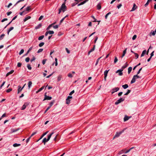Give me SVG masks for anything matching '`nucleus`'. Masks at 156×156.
<instances>
[{
    "label": "nucleus",
    "instance_id": "54",
    "mask_svg": "<svg viewBox=\"0 0 156 156\" xmlns=\"http://www.w3.org/2000/svg\"><path fill=\"white\" fill-rule=\"evenodd\" d=\"M30 9V6H28L26 9V11H29Z\"/></svg>",
    "mask_w": 156,
    "mask_h": 156
},
{
    "label": "nucleus",
    "instance_id": "56",
    "mask_svg": "<svg viewBox=\"0 0 156 156\" xmlns=\"http://www.w3.org/2000/svg\"><path fill=\"white\" fill-rule=\"evenodd\" d=\"M14 29V27H10L8 30H9V32H10L11 31L13 30Z\"/></svg>",
    "mask_w": 156,
    "mask_h": 156
},
{
    "label": "nucleus",
    "instance_id": "28",
    "mask_svg": "<svg viewBox=\"0 0 156 156\" xmlns=\"http://www.w3.org/2000/svg\"><path fill=\"white\" fill-rule=\"evenodd\" d=\"M20 144H17V143H15L13 145V146L14 147H18V146H19L20 145Z\"/></svg>",
    "mask_w": 156,
    "mask_h": 156
},
{
    "label": "nucleus",
    "instance_id": "31",
    "mask_svg": "<svg viewBox=\"0 0 156 156\" xmlns=\"http://www.w3.org/2000/svg\"><path fill=\"white\" fill-rule=\"evenodd\" d=\"M48 131H47L44 133H43V134L41 136L40 139H41L44 136L48 133Z\"/></svg>",
    "mask_w": 156,
    "mask_h": 156
},
{
    "label": "nucleus",
    "instance_id": "7",
    "mask_svg": "<svg viewBox=\"0 0 156 156\" xmlns=\"http://www.w3.org/2000/svg\"><path fill=\"white\" fill-rule=\"evenodd\" d=\"M52 99V97L51 96H48L46 95V94L44 95V98L43 100V101H44L45 100H50Z\"/></svg>",
    "mask_w": 156,
    "mask_h": 156
},
{
    "label": "nucleus",
    "instance_id": "59",
    "mask_svg": "<svg viewBox=\"0 0 156 156\" xmlns=\"http://www.w3.org/2000/svg\"><path fill=\"white\" fill-rule=\"evenodd\" d=\"M75 91L74 90H73L72 91H71L69 94V95H72V94H73L74 93Z\"/></svg>",
    "mask_w": 156,
    "mask_h": 156
},
{
    "label": "nucleus",
    "instance_id": "24",
    "mask_svg": "<svg viewBox=\"0 0 156 156\" xmlns=\"http://www.w3.org/2000/svg\"><path fill=\"white\" fill-rule=\"evenodd\" d=\"M32 82L31 81H30L28 83V87L29 89H30V88L32 86Z\"/></svg>",
    "mask_w": 156,
    "mask_h": 156
},
{
    "label": "nucleus",
    "instance_id": "62",
    "mask_svg": "<svg viewBox=\"0 0 156 156\" xmlns=\"http://www.w3.org/2000/svg\"><path fill=\"white\" fill-rule=\"evenodd\" d=\"M66 51L67 52L68 54H69L70 53V51L69 50V49L67 48H66Z\"/></svg>",
    "mask_w": 156,
    "mask_h": 156
},
{
    "label": "nucleus",
    "instance_id": "10",
    "mask_svg": "<svg viewBox=\"0 0 156 156\" xmlns=\"http://www.w3.org/2000/svg\"><path fill=\"white\" fill-rule=\"evenodd\" d=\"M123 69H119L117 70L116 72V73H118L119 72V76H122V71H123Z\"/></svg>",
    "mask_w": 156,
    "mask_h": 156
},
{
    "label": "nucleus",
    "instance_id": "51",
    "mask_svg": "<svg viewBox=\"0 0 156 156\" xmlns=\"http://www.w3.org/2000/svg\"><path fill=\"white\" fill-rule=\"evenodd\" d=\"M43 50V49H41V48L40 49L38 50V51H37V53H39L40 52H41Z\"/></svg>",
    "mask_w": 156,
    "mask_h": 156
},
{
    "label": "nucleus",
    "instance_id": "14",
    "mask_svg": "<svg viewBox=\"0 0 156 156\" xmlns=\"http://www.w3.org/2000/svg\"><path fill=\"white\" fill-rule=\"evenodd\" d=\"M130 117H129L128 116H127L126 115L125 116L124 118V122H125L127 120H128L130 118Z\"/></svg>",
    "mask_w": 156,
    "mask_h": 156
},
{
    "label": "nucleus",
    "instance_id": "43",
    "mask_svg": "<svg viewBox=\"0 0 156 156\" xmlns=\"http://www.w3.org/2000/svg\"><path fill=\"white\" fill-rule=\"evenodd\" d=\"M24 1V0H19V1H18L14 5V6H16L18 3H19L21 2H23V1Z\"/></svg>",
    "mask_w": 156,
    "mask_h": 156
},
{
    "label": "nucleus",
    "instance_id": "53",
    "mask_svg": "<svg viewBox=\"0 0 156 156\" xmlns=\"http://www.w3.org/2000/svg\"><path fill=\"white\" fill-rule=\"evenodd\" d=\"M36 59V58L34 56H33L32 59L30 60V62H32L33 61L35 60Z\"/></svg>",
    "mask_w": 156,
    "mask_h": 156
},
{
    "label": "nucleus",
    "instance_id": "13",
    "mask_svg": "<svg viewBox=\"0 0 156 156\" xmlns=\"http://www.w3.org/2000/svg\"><path fill=\"white\" fill-rule=\"evenodd\" d=\"M42 26V24L41 23H39L37 26H36L35 28V29L37 30L40 28Z\"/></svg>",
    "mask_w": 156,
    "mask_h": 156
},
{
    "label": "nucleus",
    "instance_id": "44",
    "mask_svg": "<svg viewBox=\"0 0 156 156\" xmlns=\"http://www.w3.org/2000/svg\"><path fill=\"white\" fill-rule=\"evenodd\" d=\"M27 67L29 70H31L32 69L31 66L30 64H28L27 65Z\"/></svg>",
    "mask_w": 156,
    "mask_h": 156
},
{
    "label": "nucleus",
    "instance_id": "63",
    "mask_svg": "<svg viewBox=\"0 0 156 156\" xmlns=\"http://www.w3.org/2000/svg\"><path fill=\"white\" fill-rule=\"evenodd\" d=\"M37 133V132H34L31 135L30 137H32L34 135H35V134H36Z\"/></svg>",
    "mask_w": 156,
    "mask_h": 156
},
{
    "label": "nucleus",
    "instance_id": "16",
    "mask_svg": "<svg viewBox=\"0 0 156 156\" xmlns=\"http://www.w3.org/2000/svg\"><path fill=\"white\" fill-rule=\"evenodd\" d=\"M14 72V70H11L10 72H9L7 74H6V76H8L9 75L11 74H12Z\"/></svg>",
    "mask_w": 156,
    "mask_h": 156
},
{
    "label": "nucleus",
    "instance_id": "57",
    "mask_svg": "<svg viewBox=\"0 0 156 156\" xmlns=\"http://www.w3.org/2000/svg\"><path fill=\"white\" fill-rule=\"evenodd\" d=\"M68 76L69 77H70V78H72L73 77V75H72V74L71 73H69L68 74Z\"/></svg>",
    "mask_w": 156,
    "mask_h": 156
},
{
    "label": "nucleus",
    "instance_id": "30",
    "mask_svg": "<svg viewBox=\"0 0 156 156\" xmlns=\"http://www.w3.org/2000/svg\"><path fill=\"white\" fill-rule=\"evenodd\" d=\"M62 78V76L61 75H59L58 76V78H57V80L58 81H60L61 80V79Z\"/></svg>",
    "mask_w": 156,
    "mask_h": 156
},
{
    "label": "nucleus",
    "instance_id": "27",
    "mask_svg": "<svg viewBox=\"0 0 156 156\" xmlns=\"http://www.w3.org/2000/svg\"><path fill=\"white\" fill-rule=\"evenodd\" d=\"M132 68L131 67H129L128 69V73L129 74L132 71Z\"/></svg>",
    "mask_w": 156,
    "mask_h": 156
},
{
    "label": "nucleus",
    "instance_id": "58",
    "mask_svg": "<svg viewBox=\"0 0 156 156\" xmlns=\"http://www.w3.org/2000/svg\"><path fill=\"white\" fill-rule=\"evenodd\" d=\"M52 27V25L50 24V25L47 28L46 30H48L50 28Z\"/></svg>",
    "mask_w": 156,
    "mask_h": 156
},
{
    "label": "nucleus",
    "instance_id": "47",
    "mask_svg": "<svg viewBox=\"0 0 156 156\" xmlns=\"http://www.w3.org/2000/svg\"><path fill=\"white\" fill-rule=\"evenodd\" d=\"M30 58L29 57H27L25 59V61L27 62H28L29 61Z\"/></svg>",
    "mask_w": 156,
    "mask_h": 156
},
{
    "label": "nucleus",
    "instance_id": "36",
    "mask_svg": "<svg viewBox=\"0 0 156 156\" xmlns=\"http://www.w3.org/2000/svg\"><path fill=\"white\" fill-rule=\"evenodd\" d=\"M44 44V42H41L39 44V46L40 47H41Z\"/></svg>",
    "mask_w": 156,
    "mask_h": 156
},
{
    "label": "nucleus",
    "instance_id": "55",
    "mask_svg": "<svg viewBox=\"0 0 156 156\" xmlns=\"http://www.w3.org/2000/svg\"><path fill=\"white\" fill-rule=\"evenodd\" d=\"M46 60H47L46 59H44L42 60V63L43 65H44L45 64Z\"/></svg>",
    "mask_w": 156,
    "mask_h": 156
},
{
    "label": "nucleus",
    "instance_id": "12",
    "mask_svg": "<svg viewBox=\"0 0 156 156\" xmlns=\"http://www.w3.org/2000/svg\"><path fill=\"white\" fill-rule=\"evenodd\" d=\"M137 8L136 6L135 3H134L133 4V6L132 7V10H131V11H133L135 10Z\"/></svg>",
    "mask_w": 156,
    "mask_h": 156
},
{
    "label": "nucleus",
    "instance_id": "21",
    "mask_svg": "<svg viewBox=\"0 0 156 156\" xmlns=\"http://www.w3.org/2000/svg\"><path fill=\"white\" fill-rule=\"evenodd\" d=\"M31 18V17L30 16H28L25 18L23 20V21L25 22L27 20L30 19Z\"/></svg>",
    "mask_w": 156,
    "mask_h": 156
},
{
    "label": "nucleus",
    "instance_id": "38",
    "mask_svg": "<svg viewBox=\"0 0 156 156\" xmlns=\"http://www.w3.org/2000/svg\"><path fill=\"white\" fill-rule=\"evenodd\" d=\"M6 116V115L5 113H4L3 114V115L0 118V120L2 119L4 117H5Z\"/></svg>",
    "mask_w": 156,
    "mask_h": 156
},
{
    "label": "nucleus",
    "instance_id": "9",
    "mask_svg": "<svg viewBox=\"0 0 156 156\" xmlns=\"http://www.w3.org/2000/svg\"><path fill=\"white\" fill-rule=\"evenodd\" d=\"M23 89V88H21L20 86H18V89L17 90V94H19Z\"/></svg>",
    "mask_w": 156,
    "mask_h": 156
},
{
    "label": "nucleus",
    "instance_id": "6",
    "mask_svg": "<svg viewBox=\"0 0 156 156\" xmlns=\"http://www.w3.org/2000/svg\"><path fill=\"white\" fill-rule=\"evenodd\" d=\"M119 89V88L118 87H115L114 88H113L112 90V94H113L115 92H117L118 91Z\"/></svg>",
    "mask_w": 156,
    "mask_h": 156
},
{
    "label": "nucleus",
    "instance_id": "1",
    "mask_svg": "<svg viewBox=\"0 0 156 156\" xmlns=\"http://www.w3.org/2000/svg\"><path fill=\"white\" fill-rule=\"evenodd\" d=\"M139 78H141V76H139L137 74L134 75L130 82V83L131 84L134 83L136 81V80Z\"/></svg>",
    "mask_w": 156,
    "mask_h": 156
},
{
    "label": "nucleus",
    "instance_id": "4",
    "mask_svg": "<svg viewBox=\"0 0 156 156\" xmlns=\"http://www.w3.org/2000/svg\"><path fill=\"white\" fill-rule=\"evenodd\" d=\"M73 97L71 96H68L66 100V103L67 104H69L70 103V100L72 99Z\"/></svg>",
    "mask_w": 156,
    "mask_h": 156
},
{
    "label": "nucleus",
    "instance_id": "64",
    "mask_svg": "<svg viewBox=\"0 0 156 156\" xmlns=\"http://www.w3.org/2000/svg\"><path fill=\"white\" fill-rule=\"evenodd\" d=\"M78 3H73L71 5H72V7H73L74 6H75L76 5V4H77Z\"/></svg>",
    "mask_w": 156,
    "mask_h": 156
},
{
    "label": "nucleus",
    "instance_id": "37",
    "mask_svg": "<svg viewBox=\"0 0 156 156\" xmlns=\"http://www.w3.org/2000/svg\"><path fill=\"white\" fill-rule=\"evenodd\" d=\"M111 14V12H108V13H107L105 16V19H107V17H108V16L110 14Z\"/></svg>",
    "mask_w": 156,
    "mask_h": 156
},
{
    "label": "nucleus",
    "instance_id": "32",
    "mask_svg": "<svg viewBox=\"0 0 156 156\" xmlns=\"http://www.w3.org/2000/svg\"><path fill=\"white\" fill-rule=\"evenodd\" d=\"M44 35L38 37V40H41L44 38Z\"/></svg>",
    "mask_w": 156,
    "mask_h": 156
},
{
    "label": "nucleus",
    "instance_id": "29",
    "mask_svg": "<svg viewBox=\"0 0 156 156\" xmlns=\"http://www.w3.org/2000/svg\"><path fill=\"white\" fill-rule=\"evenodd\" d=\"M19 130V129H11V131L12 133L15 132Z\"/></svg>",
    "mask_w": 156,
    "mask_h": 156
},
{
    "label": "nucleus",
    "instance_id": "11",
    "mask_svg": "<svg viewBox=\"0 0 156 156\" xmlns=\"http://www.w3.org/2000/svg\"><path fill=\"white\" fill-rule=\"evenodd\" d=\"M88 0H85L83 1V2H81L80 3L78 4L77 5V6H80L81 5L84 4L85 3L87 2Z\"/></svg>",
    "mask_w": 156,
    "mask_h": 156
},
{
    "label": "nucleus",
    "instance_id": "3",
    "mask_svg": "<svg viewBox=\"0 0 156 156\" xmlns=\"http://www.w3.org/2000/svg\"><path fill=\"white\" fill-rule=\"evenodd\" d=\"M124 129H123L122 130L119 132H116V134H115V135L113 137V139H115V138L119 137L120 136V135L124 132Z\"/></svg>",
    "mask_w": 156,
    "mask_h": 156
},
{
    "label": "nucleus",
    "instance_id": "46",
    "mask_svg": "<svg viewBox=\"0 0 156 156\" xmlns=\"http://www.w3.org/2000/svg\"><path fill=\"white\" fill-rule=\"evenodd\" d=\"M95 45H94L93 48L90 50V52H92L94 51V50L95 49Z\"/></svg>",
    "mask_w": 156,
    "mask_h": 156
},
{
    "label": "nucleus",
    "instance_id": "22",
    "mask_svg": "<svg viewBox=\"0 0 156 156\" xmlns=\"http://www.w3.org/2000/svg\"><path fill=\"white\" fill-rule=\"evenodd\" d=\"M152 1V0H147V2H146V3L144 5V6H145V7H147L148 5L149 4V3Z\"/></svg>",
    "mask_w": 156,
    "mask_h": 156
},
{
    "label": "nucleus",
    "instance_id": "8",
    "mask_svg": "<svg viewBox=\"0 0 156 156\" xmlns=\"http://www.w3.org/2000/svg\"><path fill=\"white\" fill-rule=\"evenodd\" d=\"M28 104H28L27 103H25L21 107V110H24L26 108V107L28 105Z\"/></svg>",
    "mask_w": 156,
    "mask_h": 156
},
{
    "label": "nucleus",
    "instance_id": "60",
    "mask_svg": "<svg viewBox=\"0 0 156 156\" xmlns=\"http://www.w3.org/2000/svg\"><path fill=\"white\" fill-rule=\"evenodd\" d=\"M65 19L64 18H63L60 21L59 25H60L62 23V22Z\"/></svg>",
    "mask_w": 156,
    "mask_h": 156
},
{
    "label": "nucleus",
    "instance_id": "39",
    "mask_svg": "<svg viewBox=\"0 0 156 156\" xmlns=\"http://www.w3.org/2000/svg\"><path fill=\"white\" fill-rule=\"evenodd\" d=\"M101 58V57H100L99 58H98L97 60V61H96V63H95V66H96L97 65V64H98V62H99V61L100 60V59Z\"/></svg>",
    "mask_w": 156,
    "mask_h": 156
},
{
    "label": "nucleus",
    "instance_id": "34",
    "mask_svg": "<svg viewBox=\"0 0 156 156\" xmlns=\"http://www.w3.org/2000/svg\"><path fill=\"white\" fill-rule=\"evenodd\" d=\"M54 103V101H51L50 104H49V107H50V108L51 107V106H52V105H53Z\"/></svg>",
    "mask_w": 156,
    "mask_h": 156
},
{
    "label": "nucleus",
    "instance_id": "25",
    "mask_svg": "<svg viewBox=\"0 0 156 156\" xmlns=\"http://www.w3.org/2000/svg\"><path fill=\"white\" fill-rule=\"evenodd\" d=\"M109 70H105L104 72V76H107V74H108V71Z\"/></svg>",
    "mask_w": 156,
    "mask_h": 156
},
{
    "label": "nucleus",
    "instance_id": "49",
    "mask_svg": "<svg viewBox=\"0 0 156 156\" xmlns=\"http://www.w3.org/2000/svg\"><path fill=\"white\" fill-rule=\"evenodd\" d=\"M12 90V88H9V89H7V90H6V92L7 93H9Z\"/></svg>",
    "mask_w": 156,
    "mask_h": 156
},
{
    "label": "nucleus",
    "instance_id": "17",
    "mask_svg": "<svg viewBox=\"0 0 156 156\" xmlns=\"http://www.w3.org/2000/svg\"><path fill=\"white\" fill-rule=\"evenodd\" d=\"M54 132H52L49 135H48V138L47 139H48V140H49L51 136L54 134Z\"/></svg>",
    "mask_w": 156,
    "mask_h": 156
},
{
    "label": "nucleus",
    "instance_id": "18",
    "mask_svg": "<svg viewBox=\"0 0 156 156\" xmlns=\"http://www.w3.org/2000/svg\"><path fill=\"white\" fill-rule=\"evenodd\" d=\"M49 140H48V139L46 138H44L42 140V143H44V144H45L46 142H47Z\"/></svg>",
    "mask_w": 156,
    "mask_h": 156
},
{
    "label": "nucleus",
    "instance_id": "35",
    "mask_svg": "<svg viewBox=\"0 0 156 156\" xmlns=\"http://www.w3.org/2000/svg\"><path fill=\"white\" fill-rule=\"evenodd\" d=\"M131 92V90H128L127 92L124 94V95H128Z\"/></svg>",
    "mask_w": 156,
    "mask_h": 156
},
{
    "label": "nucleus",
    "instance_id": "19",
    "mask_svg": "<svg viewBox=\"0 0 156 156\" xmlns=\"http://www.w3.org/2000/svg\"><path fill=\"white\" fill-rule=\"evenodd\" d=\"M128 65V64L126 62L122 67V68L123 69L127 67Z\"/></svg>",
    "mask_w": 156,
    "mask_h": 156
},
{
    "label": "nucleus",
    "instance_id": "42",
    "mask_svg": "<svg viewBox=\"0 0 156 156\" xmlns=\"http://www.w3.org/2000/svg\"><path fill=\"white\" fill-rule=\"evenodd\" d=\"M118 61V59L117 58V57H115V59L114 60V63L115 64Z\"/></svg>",
    "mask_w": 156,
    "mask_h": 156
},
{
    "label": "nucleus",
    "instance_id": "61",
    "mask_svg": "<svg viewBox=\"0 0 156 156\" xmlns=\"http://www.w3.org/2000/svg\"><path fill=\"white\" fill-rule=\"evenodd\" d=\"M136 37V35H134L132 37V40H135Z\"/></svg>",
    "mask_w": 156,
    "mask_h": 156
},
{
    "label": "nucleus",
    "instance_id": "50",
    "mask_svg": "<svg viewBox=\"0 0 156 156\" xmlns=\"http://www.w3.org/2000/svg\"><path fill=\"white\" fill-rule=\"evenodd\" d=\"M22 65V63L20 62H18L17 63V66L18 67H20Z\"/></svg>",
    "mask_w": 156,
    "mask_h": 156
},
{
    "label": "nucleus",
    "instance_id": "5",
    "mask_svg": "<svg viewBox=\"0 0 156 156\" xmlns=\"http://www.w3.org/2000/svg\"><path fill=\"white\" fill-rule=\"evenodd\" d=\"M60 9H62V11L63 12L65 11L66 9V6L65 3H63L62 4Z\"/></svg>",
    "mask_w": 156,
    "mask_h": 156
},
{
    "label": "nucleus",
    "instance_id": "52",
    "mask_svg": "<svg viewBox=\"0 0 156 156\" xmlns=\"http://www.w3.org/2000/svg\"><path fill=\"white\" fill-rule=\"evenodd\" d=\"M55 66H57L58 65L57 58H55Z\"/></svg>",
    "mask_w": 156,
    "mask_h": 156
},
{
    "label": "nucleus",
    "instance_id": "40",
    "mask_svg": "<svg viewBox=\"0 0 156 156\" xmlns=\"http://www.w3.org/2000/svg\"><path fill=\"white\" fill-rule=\"evenodd\" d=\"M24 51V50L23 49H22L20 51V52H19V55H21V54H23V52Z\"/></svg>",
    "mask_w": 156,
    "mask_h": 156
},
{
    "label": "nucleus",
    "instance_id": "48",
    "mask_svg": "<svg viewBox=\"0 0 156 156\" xmlns=\"http://www.w3.org/2000/svg\"><path fill=\"white\" fill-rule=\"evenodd\" d=\"M155 33H156L154 31L152 32H151V33L150 34V35L151 36V35H152L153 36H154L155 35Z\"/></svg>",
    "mask_w": 156,
    "mask_h": 156
},
{
    "label": "nucleus",
    "instance_id": "41",
    "mask_svg": "<svg viewBox=\"0 0 156 156\" xmlns=\"http://www.w3.org/2000/svg\"><path fill=\"white\" fill-rule=\"evenodd\" d=\"M48 34H54V32L53 30H49L48 31Z\"/></svg>",
    "mask_w": 156,
    "mask_h": 156
},
{
    "label": "nucleus",
    "instance_id": "33",
    "mask_svg": "<svg viewBox=\"0 0 156 156\" xmlns=\"http://www.w3.org/2000/svg\"><path fill=\"white\" fill-rule=\"evenodd\" d=\"M5 36V34H3L0 36V40H2Z\"/></svg>",
    "mask_w": 156,
    "mask_h": 156
},
{
    "label": "nucleus",
    "instance_id": "45",
    "mask_svg": "<svg viewBox=\"0 0 156 156\" xmlns=\"http://www.w3.org/2000/svg\"><path fill=\"white\" fill-rule=\"evenodd\" d=\"M59 26V25H56L53 26V27L55 29H57L58 27Z\"/></svg>",
    "mask_w": 156,
    "mask_h": 156
},
{
    "label": "nucleus",
    "instance_id": "23",
    "mask_svg": "<svg viewBox=\"0 0 156 156\" xmlns=\"http://www.w3.org/2000/svg\"><path fill=\"white\" fill-rule=\"evenodd\" d=\"M146 50H144L143 51V52L141 55V57L143 56L146 53Z\"/></svg>",
    "mask_w": 156,
    "mask_h": 156
},
{
    "label": "nucleus",
    "instance_id": "20",
    "mask_svg": "<svg viewBox=\"0 0 156 156\" xmlns=\"http://www.w3.org/2000/svg\"><path fill=\"white\" fill-rule=\"evenodd\" d=\"M122 87L124 89H126L129 86L127 84H125L122 85Z\"/></svg>",
    "mask_w": 156,
    "mask_h": 156
},
{
    "label": "nucleus",
    "instance_id": "2",
    "mask_svg": "<svg viewBox=\"0 0 156 156\" xmlns=\"http://www.w3.org/2000/svg\"><path fill=\"white\" fill-rule=\"evenodd\" d=\"M125 100L124 98H121L117 100L115 103V105H117L121 102L124 101Z\"/></svg>",
    "mask_w": 156,
    "mask_h": 156
},
{
    "label": "nucleus",
    "instance_id": "15",
    "mask_svg": "<svg viewBox=\"0 0 156 156\" xmlns=\"http://www.w3.org/2000/svg\"><path fill=\"white\" fill-rule=\"evenodd\" d=\"M44 86H43L41 87L40 88L39 90H38L37 91H36V93L37 94L39 92L41 91L44 88Z\"/></svg>",
    "mask_w": 156,
    "mask_h": 156
},
{
    "label": "nucleus",
    "instance_id": "26",
    "mask_svg": "<svg viewBox=\"0 0 156 156\" xmlns=\"http://www.w3.org/2000/svg\"><path fill=\"white\" fill-rule=\"evenodd\" d=\"M97 9L98 10H100L101 8V4L100 3H99L97 5Z\"/></svg>",
    "mask_w": 156,
    "mask_h": 156
}]
</instances>
